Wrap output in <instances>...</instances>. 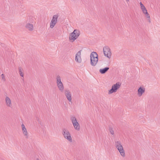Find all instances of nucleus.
Returning <instances> with one entry per match:
<instances>
[{
  "mask_svg": "<svg viewBox=\"0 0 160 160\" xmlns=\"http://www.w3.org/2000/svg\"><path fill=\"white\" fill-rule=\"evenodd\" d=\"M90 64L92 66H95L98 61V55L97 53L95 52H92L90 54Z\"/></svg>",
  "mask_w": 160,
  "mask_h": 160,
  "instance_id": "f257e3e1",
  "label": "nucleus"
},
{
  "mask_svg": "<svg viewBox=\"0 0 160 160\" xmlns=\"http://www.w3.org/2000/svg\"><path fill=\"white\" fill-rule=\"evenodd\" d=\"M80 34V31L77 29H75L70 34L69 36L70 41L71 42H73L78 38Z\"/></svg>",
  "mask_w": 160,
  "mask_h": 160,
  "instance_id": "f03ea898",
  "label": "nucleus"
},
{
  "mask_svg": "<svg viewBox=\"0 0 160 160\" xmlns=\"http://www.w3.org/2000/svg\"><path fill=\"white\" fill-rule=\"evenodd\" d=\"M116 147L117 148L120 153L121 155L123 157L125 156L124 151L122 146L121 145L120 142L119 141L116 142H115Z\"/></svg>",
  "mask_w": 160,
  "mask_h": 160,
  "instance_id": "7ed1b4c3",
  "label": "nucleus"
},
{
  "mask_svg": "<svg viewBox=\"0 0 160 160\" xmlns=\"http://www.w3.org/2000/svg\"><path fill=\"white\" fill-rule=\"evenodd\" d=\"M121 84L119 82H117L115 84L113 85L109 91L108 93L111 94L113 92H117V90L120 88Z\"/></svg>",
  "mask_w": 160,
  "mask_h": 160,
  "instance_id": "20e7f679",
  "label": "nucleus"
},
{
  "mask_svg": "<svg viewBox=\"0 0 160 160\" xmlns=\"http://www.w3.org/2000/svg\"><path fill=\"white\" fill-rule=\"evenodd\" d=\"M62 133L66 139L70 142H72V139L71 136V134L68 130L66 128L63 129Z\"/></svg>",
  "mask_w": 160,
  "mask_h": 160,
  "instance_id": "39448f33",
  "label": "nucleus"
},
{
  "mask_svg": "<svg viewBox=\"0 0 160 160\" xmlns=\"http://www.w3.org/2000/svg\"><path fill=\"white\" fill-rule=\"evenodd\" d=\"M56 79L58 88L61 92H63L64 89V86L62 83L61 81V78L59 75L57 76Z\"/></svg>",
  "mask_w": 160,
  "mask_h": 160,
  "instance_id": "423d86ee",
  "label": "nucleus"
},
{
  "mask_svg": "<svg viewBox=\"0 0 160 160\" xmlns=\"http://www.w3.org/2000/svg\"><path fill=\"white\" fill-rule=\"evenodd\" d=\"M103 52L104 55L109 58H110L111 56V52L109 48L106 46L104 47Z\"/></svg>",
  "mask_w": 160,
  "mask_h": 160,
  "instance_id": "0eeeda50",
  "label": "nucleus"
},
{
  "mask_svg": "<svg viewBox=\"0 0 160 160\" xmlns=\"http://www.w3.org/2000/svg\"><path fill=\"white\" fill-rule=\"evenodd\" d=\"M71 119L75 129L77 130H79L80 127V125L75 117H72Z\"/></svg>",
  "mask_w": 160,
  "mask_h": 160,
  "instance_id": "6e6552de",
  "label": "nucleus"
},
{
  "mask_svg": "<svg viewBox=\"0 0 160 160\" xmlns=\"http://www.w3.org/2000/svg\"><path fill=\"white\" fill-rule=\"evenodd\" d=\"M58 17V16L57 15L53 16L52 19L51 20L50 23V27L51 28H53L56 24Z\"/></svg>",
  "mask_w": 160,
  "mask_h": 160,
  "instance_id": "1a4fd4ad",
  "label": "nucleus"
},
{
  "mask_svg": "<svg viewBox=\"0 0 160 160\" xmlns=\"http://www.w3.org/2000/svg\"><path fill=\"white\" fill-rule=\"evenodd\" d=\"M82 50L79 51L76 54L75 57V61L81 63L82 62V59L81 58V52Z\"/></svg>",
  "mask_w": 160,
  "mask_h": 160,
  "instance_id": "9d476101",
  "label": "nucleus"
},
{
  "mask_svg": "<svg viewBox=\"0 0 160 160\" xmlns=\"http://www.w3.org/2000/svg\"><path fill=\"white\" fill-rule=\"evenodd\" d=\"M64 93L67 99L69 102H71L72 100V98L70 91L67 89H65L64 90Z\"/></svg>",
  "mask_w": 160,
  "mask_h": 160,
  "instance_id": "9b49d317",
  "label": "nucleus"
},
{
  "mask_svg": "<svg viewBox=\"0 0 160 160\" xmlns=\"http://www.w3.org/2000/svg\"><path fill=\"white\" fill-rule=\"evenodd\" d=\"M21 127L23 134L26 136V138H28V132L24 125L22 124L21 125Z\"/></svg>",
  "mask_w": 160,
  "mask_h": 160,
  "instance_id": "f8f14e48",
  "label": "nucleus"
},
{
  "mask_svg": "<svg viewBox=\"0 0 160 160\" xmlns=\"http://www.w3.org/2000/svg\"><path fill=\"white\" fill-rule=\"evenodd\" d=\"M145 89L142 87H140L138 89V94L139 96H141L145 92Z\"/></svg>",
  "mask_w": 160,
  "mask_h": 160,
  "instance_id": "ddd939ff",
  "label": "nucleus"
},
{
  "mask_svg": "<svg viewBox=\"0 0 160 160\" xmlns=\"http://www.w3.org/2000/svg\"><path fill=\"white\" fill-rule=\"evenodd\" d=\"M5 101L6 105L10 107H11L12 105L10 98L8 97H7L5 99Z\"/></svg>",
  "mask_w": 160,
  "mask_h": 160,
  "instance_id": "4468645a",
  "label": "nucleus"
},
{
  "mask_svg": "<svg viewBox=\"0 0 160 160\" xmlns=\"http://www.w3.org/2000/svg\"><path fill=\"white\" fill-rule=\"evenodd\" d=\"M109 68L108 67H106L100 69L99 70V72L101 74H105L109 69Z\"/></svg>",
  "mask_w": 160,
  "mask_h": 160,
  "instance_id": "2eb2a0df",
  "label": "nucleus"
},
{
  "mask_svg": "<svg viewBox=\"0 0 160 160\" xmlns=\"http://www.w3.org/2000/svg\"><path fill=\"white\" fill-rule=\"evenodd\" d=\"M25 27L29 31H32L33 30V25L32 24L29 23H27Z\"/></svg>",
  "mask_w": 160,
  "mask_h": 160,
  "instance_id": "dca6fc26",
  "label": "nucleus"
},
{
  "mask_svg": "<svg viewBox=\"0 0 160 160\" xmlns=\"http://www.w3.org/2000/svg\"><path fill=\"white\" fill-rule=\"evenodd\" d=\"M33 22V17H29L27 20V23H29L32 24Z\"/></svg>",
  "mask_w": 160,
  "mask_h": 160,
  "instance_id": "f3484780",
  "label": "nucleus"
},
{
  "mask_svg": "<svg viewBox=\"0 0 160 160\" xmlns=\"http://www.w3.org/2000/svg\"><path fill=\"white\" fill-rule=\"evenodd\" d=\"M141 9L143 13H144L146 15L149 14L147 12V11L145 7H144V8H142Z\"/></svg>",
  "mask_w": 160,
  "mask_h": 160,
  "instance_id": "a211bd4d",
  "label": "nucleus"
},
{
  "mask_svg": "<svg viewBox=\"0 0 160 160\" xmlns=\"http://www.w3.org/2000/svg\"><path fill=\"white\" fill-rule=\"evenodd\" d=\"M22 69L21 67L19 68V71L20 75L22 77H23L24 74L23 73V72L22 71Z\"/></svg>",
  "mask_w": 160,
  "mask_h": 160,
  "instance_id": "6ab92c4d",
  "label": "nucleus"
},
{
  "mask_svg": "<svg viewBox=\"0 0 160 160\" xmlns=\"http://www.w3.org/2000/svg\"><path fill=\"white\" fill-rule=\"evenodd\" d=\"M109 130L110 133L112 134L113 135L114 134V131L113 130L112 128L110 127H109Z\"/></svg>",
  "mask_w": 160,
  "mask_h": 160,
  "instance_id": "aec40b11",
  "label": "nucleus"
},
{
  "mask_svg": "<svg viewBox=\"0 0 160 160\" xmlns=\"http://www.w3.org/2000/svg\"><path fill=\"white\" fill-rule=\"evenodd\" d=\"M146 16L147 17V18H148V22L149 23L151 22V20H150V18L149 16V14H148L146 15Z\"/></svg>",
  "mask_w": 160,
  "mask_h": 160,
  "instance_id": "412c9836",
  "label": "nucleus"
},
{
  "mask_svg": "<svg viewBox=\"0 0 160 160\" xmlns=\"http://www.w3.org/2000/svg\"><path fill=\"white\" fill-rule=\"evenodd\" d=\"M1 77L2 79L4 80V81H5V76H4V75L3 74H2L1 75Z\"/></svg>",
  "mask_w": 160,
  "mask_h": 160,
  "instance_id": "4be33fe9",
  "label": "nucleus"
},
{
  "mask_svg": "<svg viewBox=\"0 0 160 160\" xmlns=\"http://www.w3.org/2000/svg\"><path fill=\"white\" fill-rule=\"evenodd\" d=\"M140 4L141 8H144V7H145V6L143 5V4L142 3V2H140Z\"/></svg>",
  "mask_w": 160,
  "mask_h": 160,
  "instance_id": "5701e85b",
  "label": "nucleus"
},
{
  "mask_svg": "<svg viewBox=\"0 0 160 160\" xmlns=\"http://www.w3.org/2000/svg\"><path fill=\"white\" fill-rule=\"evenodd\" d=\"M0 44L1 45V46L2 47H4L5 46V44L2 43H1L0 42Z\"/></svg>",
  "mask_w": 160,
  "mask_h": 160,
  "instance_id": "b1692460",
  "label": "nucleus"
},
{
  "mask_svg": "<svg viewBox=\"0 0 160 160\" xmlns=\"http://www.w3.org/2000/svg\"><path fill=\"white\" fill-rule=\"evenodd\" d=\"M126 1L127 3H128V2L129 1V0H126Z\"/></svg>",
  "mask_w": 160,
  "mask_h": 160,
  "instance_id": "393cba45",
  "label": "nucleus"
},
{
  "mask_svg": "<svg viewBox=\"0 0 160 160\" xmlns=\"http://www.w3.org/2000/svg\"><path fill=\"white\" fill-rule=\"evenodd\" d=\"M37 160H40L38 158H37Z\"/></svg>",
  "mask_w": 160,
  "mask_h": 160,
  "instance_id": "a878e982",
  "label": "nucleus"
}]
</instances>
